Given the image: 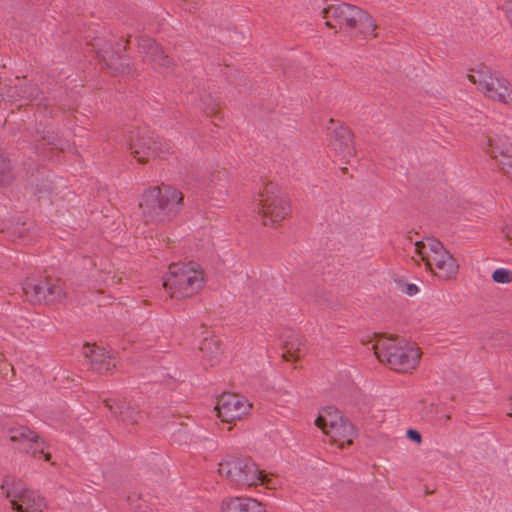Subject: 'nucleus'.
I'll list each match as a JSON object with an SVG mask.
<instances>
[{"mask_svg":"<svg viewBox=\"0 0 512 512\" xmlns=\"http://www.w3.org/2000/svg\"><path fill=\"white\" fill-rule=\"evenodd\" d=\"M326 26L339 29L354 39L374 38L377 25L372 16L363 9L345 2L329 5L322 10Z\"/></svg>","mask_w":512,"mask_h":512,"instance_id":"obj_1","label":"nucleus"},{"mask_svg":"<svg viewBox=\"0 0 512 512\" xmlns=\"http://www.w3.org/2000/svg\"><path fill=\"white\" fill-rule=\"evenodd\" d=\"M183 194L176 188L163 185L147 189L139 203L142 218L146 224L171 220L179 212Z\"/></svg>","mask_w":512,"mask_h":512,"instance_id":"obj_2","label":"nucleus"},{"mask_svg":"<svg viewBox=\"0 0 512 512\" xmlns=\"http://www.w3.org/2000/svg\"><path fill=\"white\" fill-rule=\"evenodd\" d=\"M205 285L204 271L196 262L173 263L163 278L171 298L183 299L197 294Z\"/></svg>","mask_w":512,"mask_h":512,"instance_id":"obj_3","label":"nucleus"},{"mask_svg":"<svg viewBox=\"0 0 512 512\" xmlns=\"http://www.w3.org/2000/svg\"><path fill=\"white\" fill-rule=\"evenodd\" d=\"M375 356L380 362H385L391 369L398 372H408L417 367L420 360V350L404 338H381L372 345Z\"/></svg>","mask_w":512,"mask_h":512,"instance_id":"obj_4","label":"nucleus"},{"mask_svg":"<svg viewBox=\"0 0 512 512\" xmlns=\"http://www.w3.org/2000/svg\"><path fill=\"white\" fill-rule=\"evenodd\" d=\"M415 247L421 260L438 278L449 280L458 273L459 265L439 240L427 238L426 242H416Z\"/></svg>","mask_w":512,"mask_h":512,"instance_id":"obj_5","label":"nucleus"},{"mask_svg":"<svg viewBox=\"0 0 512 512\" xmlns=\"http://www.w3.org/2000/svg\"><path fill=\"white\" fill-rule=\"evenodd\" d=\"M259 213L265 226L283 221L291 212L290 202L285 193L274 183L267 182L259 191Z\"/></svg>","mask_w":512,"mask_h":512,"instance_id":"obj_6","label":"nucleus"},{"mask_svg":"<svg viewBox=\"0 0 512 512\" xmlns=\"http://www.w3.org/2000/svg\"><path fill=\"white\" fill-rule=\"evenodd\" d=\"M218 473L237 485L269 484L268 476L248 458L227 456L219 463Z\"/></svg>","mask_w":512,"mask_h":512,"instance_id":"obj_7","label":"nucleus"},{"mask_svg":"<svg viewBox=\"0 0 512 512\" xmlns=\"http://www.w3.org/2000/svg\"><path fill=\"white\" fill-rule=\"evenodd\" d=\"M469 80L478 85V89L489 99L503 104L512 103L511 83L491 68L480 65L468 75Z\"/></svg>","mask_w":512,"mask_h":512,"instance_id":"obj_8","label":"nucleus"},{"mask_svg":"<svg viewBox=\"0 0 512 512\" xmlns=\"http://www.w3.org/2000/svg\"><path fill=\"white\" fill-rule=\"evenodd\" d=\"M1 489L10 499L12 508L18 512H42L46 507L45 499L41 495L28 489L22 480L13 476L3 479Z\"/></svg>","mask_w":512,"mask_h":512,"instance_id":"obj_9","label":"nucleus"},{"mask_svg":"<svg viewBox=\"0 0 512 512\" xmlns=\"http://www.w3.org/2000/svg\"><path fill=\"white\" fill-rule=\"evenodd\" d=\"M22 289L27 300L33 304L61 302L66 298L63 283L50 277L28 278Z\"/></svg>","mask_w":512,"mask_h":512,"instance_id":"obj_10","label":"nucleus"},{"mask_svg":"<svg viewBox=\"0 0 512 512\" xmlns=\"http://www.w3.org/2000/svg\"><path fill=\"white\" fill-rule=\"evenodd\" d=\"M91 46L98 60L104 64L112 75L129 73L130 67L128 60L118 54L122 47L120 43L117 44V50H115L110 41L96 38L91 43ZM125 48L126 46L124 45L123 49Z\"/></svg>","mask_w":512,"mask_h":512,"instance_id":"obj_11","label":"nucleus"},{"mask_svg":"<svg viewBox=\"0 0 512 512\" xmlns=\"http://www.w3.org/2000/svg\"><path fill=\"white\" fill-rule=\"evenodd\" d=\"M251 407L252 404L244 396L223 393L217 400L215 410L223 422H232L248 414Z\"/></svg>","mask_w":512,"mask_h":512,"instance_id":"obj_12","label":"nucleus"},{"mask_svg":"<svg viewBox=\"0 0 512 512\" xmlns=\"http://www.w3.org/2000/svg\"><path fill=\"white\" fill-rule=\"evenodd\" d=\"M8 432L12 442L20 443V449L34 456L43 454L46 461L50 460L51 455L45 453V449L47 448L46 442L40 439L34 431L25 426H15L11 427Z\"/></svg>","mask_w":512,"mask_h":512,"instance_id":"obj_13","label":"nucleus"},{"mask_svg":"<svg viewBox=\"0 0 512 512\" xmlns=\"http://www.w3.org/2000/svg\"><path fill=\"white\" fill-rule=\"evenodd\" d=\"M487 153L498 163L500 170L512 176V143L505 135L487 137Z\"/></svg>","mask_w":512,"mask_h":512,"instance_id":"obj_14","label":"nucleus"},{"mask_svg":"<svg viewBox=\"0 0 512 512\" xmlns=\"http://www.w3.org/2000/svg\"><path fill=\"white\" fill-rule=\"evenodd\" d=\"M138 51L151 63L155 70L160 73H167L173 66V60L165 54L162 48L150 37H139Z\"/></svg>","mask_w":512,"mask_h":512,"instance_id":"obj_15","label":"nucleus"},{"mask_svg":"<svg viewBox=\"0 0 512 512\" xmlns=\"http://www.w3.org/2000/svg\"><path fill=\"white\" fill-rule=\"evenodd\" d=\"M128 149L140 163H145L155 153L152 149L153 135L146 128L130 131L127 140Z\"/></svg>","mask_w":512,"mask_h":512,"instance_id":"obj_16","label":"nucleus"},{"mask_svg":"<svg viewBox=\"0 0 512 512\" xmlns=\"http://www.w3.org/2000/svg\"><path fill=\"white\" fill-rule=\"evenodd\" d=\"M82 355L88 367L99 374H106L116 366L114 356L104 348L95 345L85 344Z\"/></svg>","mask_w":512,"mask_h":512,"instance_id":"obj_17","label":"nucleus"},{"mask_svg":"<svg viewBox=\"0 0 512 512\" xmlns=\"http://www.w3.org/2000/svg\"><path fill=\"white\" fill-rule=\"evenodd\" d=\"M329 145L331 148L347 162L355 156V147L352 132L341 124L334 128L328 127Z\"/></svg>","mask_w":512,"mask_h":512,"instance_id":"obj_18","label":"nucleus"},{"mask_svg":"<svg viewBox=\"0 0 512 512\" xmlns=\"http://www.w3.org/2000/svg\"><path fill=\"white\" fill-rule=\"evenodd\" d=\"M104 403L115 416L127 424H136L141 418L140 411L125 400L105 399Z\"/></svg>","mask_w":512,"mask_h":512,"instance_id":"obj_19","label":"nucleus"},{"mask_svg":"<svg viewBox=\"0 0 512 512\" xmlns=\"http://www.w3.org/2000/svg\"><path fill=\"white\" fill-rule=\"evenodd\" d=\"M199 350L204 366L213 367L220 362L222 350L219 340L216 337H205L200 343Z\"/></svg>","mask_w":512,"mask_h":512,"instance_id":"obj_20","label":"nucleus"},{"mask_svg":"<svg viewBox=\"0 0 512 512\" xmlns=\"http://www.w3.org/2000/svg\"><path fill=\"white\" fill-rule=\"evenodd\" d=\"M326 435H328L333 442L338 443L340 448H343L345 444L350 445L352 443L354 428L348 419L344 418L342 421H338L329 428Z\"/></svg>","mask_w":512,"mask_h":512,"instance_id":"obj_21","label":"nucleus"},{"mask_svg":"<svg viewBox=\"0 0 512 512\" xmlns=\"http://www.w3.org/2000/svg\"><path fill=\"white\" fill-rule=\"evenodd\" d=\"M223 512H264L257 500L246 497L230 498L223 502Z\"/></svg>","mask_w":512,"mask_h":512,"instance_id":"obj_22","label":"nucleus"},{"mask_svg":"<svg viewBox=\"0 0 512 512\" xmlns=\"http://www.w3.org/2000/svg\"><path fill=\"white\" fill-rule=\"evenodd\" d=\"M283 358L286 361L300 359L306 353V341L297 334H291L284 340Z\"/></svg>","mask_w":512,"mask_h":512,"instance_id":"obj_23","label":"nucleus"},{"mask_svg":"<svg viewBox=\"0 0 512 512\" xmlns=\"http://www.w3.org/2000/svg\"><path fill=\"white\" fill-rule=\"evenodd\" d=\"M343 419V415L337 408L328 406L320 411L318 417L315 420V424L326 434L329 428H331L338 421H342Z\"/></svg>","mask_w":512,"mask_h":512,"instance_id":"obj_24","label":"nucleus"},{"mask_svg":"<svg viewBox=\"0 0 512 512\" xmlns=\"http://www.w3.org/2000/svg\"><path fill=\"white\" fill-rule=\"evenodd\" d=\"M152 149L155 150V153L152 156L165 157L172 152V144L170 141L163 140L158 136H153Z\"/></svg>","mask_w":512,"mask_h":512,"instance_id":"obj_25","label":"nucleus"},{"mask_svg":"<svg viewBox=\"0 0 512 512\" xmlns=\"http://www.w3.org/2000/svg\"><path fill=\"white\" fill-rule=\"evenodd\" d=\"M13 180L11 165L9 161L0 154V184L9 185Z\"/></svg>","mask_w":512,"mask_h":512,"instance_id":"obj_26","label":"nucleus"},{"mask_svg":"<svg viewBox=\"0 0 512 512\" xmlns=\"http://www.w3.org/2000/svg\"><path fill=\"white\" fill-rule=\"evenodd\" d=\"M17 89V95L21 99L32 100L37 96V87L33 84L20 85L15 87Z\"/></svg>","mask_w":512,"mask_h":512,"instance_id":"obj_27","label":"nucleus"},{"mask_svg":"<svg viewBox=\"0 0 512 512\" xmlns=\"http://www.w3.org/2000/svg\"><path fill=\"white\" fill-rule=\"evenodd\" d=\"M492 279L496 283L508 284L512 282V271L505 268H498L492 273Z\"/></svg>","mask_w":512,"mask_h":512,"instance_id":"obj_28","label":"nucleus"},{"mask_svg":"<svg viewBox=\"0 0 512 512\" xmlns=\"http://www.w3.org/2000/svg\"><path fill=\"white\" fill-rule=\"evenodd\" d=\"M201 107L207 114H213L218 108V103L211 97L201 98Z\"/></svg>","mask_w":512,"mask_h":512,"instance_id":"obj_29","label":"nucleus"},{"mask_svg":"<svg viewBox=\"0 0 512 512\" xmlns=\"http://www.w3.org/2000/svg\"><path fill=\"white\" fill-rule=\"evenodd\" d=\"M407 437H408L411 441H413V442H415V443H418V444H419V443H421V441H422V436H421V434H420L417 430H414V429H409V430L407 431Z\"/></svg>","mask_w":512,"mask_h":512,"instance_id":"obj_30","label":"nucleus"},{"mask_svg":"<svg viewBox=\"0 0 512 512\" xmlns=\"http://www.w3.org/2000/svg\"><path fill=\"white\" fill-rule=\"evenodd\" d=\"M506 16L512 25V0H508L504 5Z\"/></svg>","mask_w":512,"mask_h":512,"instance_id":"obj_31","label":"nucleus"},{"mask_svg":"<svg viewBox=\"0 0 512 512\" xmlns=\"http://www.w3.org/2000/svg\"><path fill=\"white\" fill-rule=\"evenodd\" d=\"M418 287L415 284H408L406 286L405 292L406 294L413 296L418 292Z\"/></svg>","mask_w":512,"mask_h":512,"instance_id":"obj_32","label":"nucleus"},{"mask_svg":"<svg viewBox=\"0 0 512 512\" xmlns=\"http://www.w3.org/2000/svg\"><path fill=\"white\" fill-rule=\"evenodd\" d=\"M503 234L505 235L506 238L512 239V226H506L503 229Z\"/></svg>","mask_w":512,"mask_h":512,"instance_id":"obj_33","label":"nucleus"},{"mask_svg":"<svg viewBox=\"0 0 512 512\" xmlns=\"http://www.w3.org/2000/svg\"><path fill=\"white\" fill-rule=\"evenodd\" d=\"M330 123L333 125L336 124V122L333 119L330 120Z\"/></svg>","mask_w":512,"mask_h":512,"instance_id":"obj_34","label":"nucleus"},{"mask_svg":"<svg viewBox=\"0 0 512 512\" xmlns=\"http://www.w3.org/2000/svg\"><path fill=\"white\" fill-rule=\"evenodd\" d=\"M446 420H449L450 419V416L449 415H446L445 416Z\"/></svg>","mask_w":512,"mask_h":512,"instance_id":"obj_35","label":"nucleus"}]
</instances>
